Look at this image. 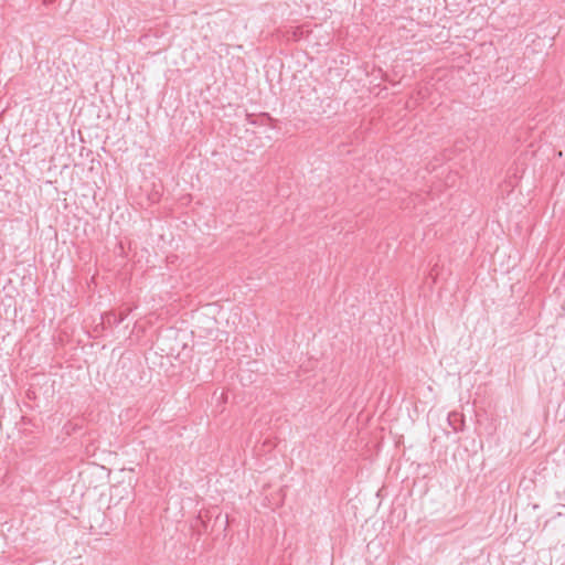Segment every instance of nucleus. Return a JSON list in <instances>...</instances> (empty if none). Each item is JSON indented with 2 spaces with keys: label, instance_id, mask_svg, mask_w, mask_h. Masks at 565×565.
<instances>
[{
  "label": "nucleus",
  "instance_id": "nucleus-1",
  "mask_svg": "<svg viewBox=\"0 0 565 565\" xmlns=\"http://www.w3.org/2000/svg\"><path fill=\"white\" fill-rule=\"evenodd\" d=\"M448 423L452 427L455 431H459L462 429L463 426V418L458 413H450L448 415Z\"/></svg>",
  "mask_w": 565,
  "mask_h": 565
}]
</instances>
